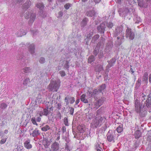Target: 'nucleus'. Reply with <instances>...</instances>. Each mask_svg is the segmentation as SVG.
Segmentation results:
<instances>
[{"label": "nucleus", "mask_w": 151, "mask_h": 151, "mask_svg": "<svg viewBox=\"0 0 151 151\" xmlns=\"http://www.w3.org/2000/svg\"><path fill=\"white\" fill-rule=\"evenodd\" d=\"M123 30V27L122 26H120L117 27L115 29V30L114 32V35L115 36L120 35L122 36V37H123V35H122V31Z\"/></svg>", "instance_id": "7"}, {"label": "nucleus", "mask_w": 151, "mask_h": 151, "mask_svg": "<svg viewBox=\"0 0 151 151\" xmlns=\"http://www.w3.org/2000/svg\"><path fill=\"white\" fill-rule=\"evenodd\" d=\"M8 133V131L6 129L4 131V133L5 134H7Z\"/></svg>", "instance_id": "61"}, {"label": "nucleus", "mask_w": 151, "mask_h": 151, "mask_svg": "<svg viewBox=\"0 0 151 151\" xmlns=\"http://www.w3.org/2000/svg\"><path fill=\"white\" fill-rule=\"evenodd\" d=\"M40 134V133L37 128H35L34 130L33 131L32 133H30V135L34 137H37Z\"/></svg>", "instance_id": "14"}, {"label": "nucleus", "mask_w": 151, "mask_h": 151, "mask_svg": "<svg viewBox=\"0 0 151 151\" xmlns=\"http://www.w3.org/2000/svg\"><path fill=\"white\" fill-rule=\"evenodd\" d=\"M31 121L33 124L37 126L38 125V124L36 122V118L35 117H33L31 119Z\"/></svg>", "instance_id": "41"}, {"label": "nucleus", "mask_w": 151, "mask_h": 151, "mask_svg": "<svg viewBox=\"0 0 151 151\" xmlns=\"http://www.w3.org/2000/svg\"><path fill=\"white\" fill-rule=\"evenodd\" d=\"M64 123L65 126H68L69 124L68 122V119L66 117H65L64 119Z\"/></svg>", "instance_id": "47"}, {"label": "nucleus", "mask_w": 151, "mask_h": 151, "mask_svg": "<svg viewBox=\"0 0 151 151\" xmlns=\"http://www.w3.org/2000/svg\"><path fill=\"white\" fill-rule=\"evenodd\" d=\"M39 62L40 63H44L45 62V58L43 57L41 58L39 60Z\"/></svg>", "instance_id": "46"}, {"label": "nucleus", "mask_w": 151, "mask_h": 151, "mask_svg": "<svg viewBox=\"0 0 151 151\" xmlns=\"http://www.w3.org/2000/svg\"><path fill=\"white\" fill-rule=\"evenodd\" d=\"M116 61V60L114 58H112L110 61H108L109 64L107 65V67L108 68H110L113 66V65L114 63Z\"/></svg>", "instance_id": "21"}, {"label": "nucleus", "mask_w": 151, "mask_h": 151, "mask_svg": "<svg viewBox=\"0 0 151 151\" xmlns=\"http://www.w3.org/2000/svg\"><path fill=\"white\" fill-rule=\"evenodd\" d=\"M143 102L144 103V106H147V107H150V105H151V97L150 96H148L147 99L146 100L145 102L144 101V100H143L142 101V104H143Z\"/></svg>", "instance_id": "15"}, {"label": "nucleus", "mask_w": 151, "mask_h": 151, "mask_svg": "<svg viewBox=\"0 0 151 151\" xmlns=\"http://www.w3.org/2000/svg\"><path fill=\"white\" fill-rule=\"evenodd\" d=\"M148 74L147 73H145L143 76V81L145 82H147L148 80Z\"/></svg>", "instance_id": "28"}, {"label": "nucleus", "mask_w": 151, "mask_h": 151, "mask_svg": "<svg viewBox=\"0 0 151 151\" xmlns=\"http://www.w3.org/2000/svg\"><path fill=\"white\" fill-rule=\"evenodd\" d=\"M93 116V114L90 113H88V115H86V116L87 118H88L89 119H91L92 118Z\"/></svg>", "instance_id": "49"}, {"label": "nucleus", "mask_w": 151, "mask_h": 151, "mask_svg": "<svg viewBox=\"0 0 151 151\" xmlns=\"http://www.w3.org/2000/svg\"><path fill=\"white\" fill-rule=\"evenodd\" d=\"M29 51L31 54H33L35 52V46L33 44L28 45Z\"/></svg>", "instance_id": "18"}, {"label": "nucleus", "mask_w": 151, "mask_h": 151, "mask_svg": "<svg viewBox=\"0 0 151 151\" xmlns=\"http://www.w3.org/2000/svg\"><path fill=\"white\" fill-rule=\"evenodd\" d=\"M59 73L62 77L64 76L65 75V72L63 71H60Z\"/></svg>", "instance_id": "52"}, {"label": "nucleus", "mask_w": 151, "mask_h": 151, "mask_svg": "<svg viewBox=\"0 0 151 151\" xmlns=\"http://www.w3.org/2000/svg\"><path fill=\"white\" fill-rule=\"evenodd\" d=\"M23 71L25 73L29 72L31 70V69L29 67H25L23 69Z\"/></svg>", "instance_id": "36"}, {"label": "nucleus", "mask_w": 151, "mask_h": 151, "mask_svg": "<svg viewBox=\"0 0 151 151\" xmlns=\"http://www.w3.org/2000/svg\"><path fill=\"white\" fill-rule=\"evenodd\" d=\"M110 131H109L107 134V139L109 142H114V137H115V134L113 132L111 134L110 133Z\"/></svg>", "instance_id": "9"}, {"label": "nucleus", "mask_w": 151, "mask_h": 151, "mask_svg": "<svg viewBox=\"0 0 151 151\" xmlns=\"http://www.w3.org/2000/svg\"><path fill=\"white\" fill-rule=\"evenodd\" d=\"M95 146L96 150L98 149H102L101 143L99 142H96Z\"/></svg>", "instance_id": "26"}, {"label": "nucleus", "mask_w": 151, "mask_h": 151, "mask_svg": "<svg viewBox=\"0 0 151 151\" xmlns=\"http://www.w3.org/2000/svg\"><path fill=\"white\" fill-rule=\"evenodd\" d=\"M122 13H123L124 14V12H122V13H120V15L121 16H122V17H123L124 16H125V14L124 15V14H122Z\"/></svg>", "instance_id": "63"}, {"label": "nucleus", "mask_w": 151, "mask_h": 151, "mask_svg": "<svg viewBox=\"0 0 151 151\" xmlns=\"http://www.w3.org/2000/svg\"><path fill=\"white\" fill-rule=\"evenodd\" d=\"M78 129L80 131L81 133H83L84 131V129L81 126H78Z\"/></svg>", "instance_id": "42"}, {"label": "nucleus", "mask_w": 151, "mask_h": 151, "mask_svg": "<svg viewBox=\"0 0 151 151\" xmlns=\"http://www.w3.org/2000/svg\"><path fill=\"white\" fill-rule=\"evenodd\" d=\"M55 118L56 119H61V114L60 112L59 111H57V114L55 116Z\"/></svg>", "instance_id": "33"}, {"label": "nucleus", "mask_w": 151, "mask_h": 151, "mask_svg": "<svg viewBox=\"0 0 151 151\" xmlns=\"http://www.w3.org/2000/svg\"><path fill=\"white\" fill-rule=\"evenodd\" d=\"M111 47V45H109L108 46H106V48L105 49L106 51L108 52L110 51Z\"/></svg>", "instance_id": "51"}, {"label": "nucleus", "mask_w": 151, "mask_h": 151, "mask_svg": "<svg viewBox=\"0 0 151 151\" xmlns=\"http://www.w3.org/2000/svg\"><path fill=\"white\" fill-rule=\"evenodd\" d=\"M85 97L86 95L84 94H82L81 96V100L84 103H88V101Z\"/></svg>", "instance_id": "23"}, {"label": "nucleus", "mask_w": 151, "mask_h": 151, "mask_svg": "<svg viewBox=\"0 0 151 151\" xmlns=\"http://www.w3.org/2000/svg\"><path fill=\"white\" fill-rule=\"evenodd\" d=\"M88 93L89 96L91 97H95V95L98 94L99 92L96 89H95L92 92L88 91Z\"/></svg>", "instance_id": "20"}, {"label": "nucleus", "mask_w": 151, "mask_h": 151, "mask_svg": "<svg viewBox=\"0 0 151 151\" xmlns=\"http://www.w3.org/2000/svg\"><path fill=\"white\" fill-rule=\"evenodd\" d=\"M80 101V100L79 99H77L76 101V105H77L79 103V102Z\"/></svg>", "instance_id": "59"}, {"label": "nucleus", "mask_w": 151, "mask_h": 151, "mask_svg": "<svg viewBox=\"0 0 151 151\" xmlns=\"http://www.w3.org/2000/svg\"><path fill=\"white\" fill-rule=\"evenodd\" d=\"M149 82L151 83V74L149 75Z\"/></svg>", "instance_id": "62"}, {"label": "nucleus", "mask_w": 151, "mask_h": 151, "mask_svg": "<svg viewBox=\"0 0 151 151\" xmlns=\"http://www.w3.org/2000/svg\"><path fill=\"white\" fill-rule=\"evenodd\" d=\"M33 33V35L34 36L35 35L37 34V33H38V31H36L35 32V31H33L32 32Z\"/></svg>", "instance_id": "58"}, {"label": "nucleus", "mask_w": 151, "mask_h": 151, "mask_svg": "<svg viewBox=\"0 0 151 151\" xmlns=\"http://www.w3.org/2000/svg\"><path fill=\"white\" fill-rule=\"evenodd\" d=\"M26 33L24 32L23 29H21L19 32H18L17 35L18 37H21L23 35H25Z\"/></svg>", "instance_id": "25"}, {"label": "nucleus", "mask_w": 151, "mask_h": 151, "mask_svg": "<svg viewBox=\"0 0 151 151\" xmlns=\"http://www.w3.org/2000/svg\"><path fill=\"white\" fill-rule=\"evenodd\" d=\"M30 140L28 139L24 143V147L27 149H29L32 147V145L30 144Z\"/></svg>", "instance_id": "13"}, {"label": "nucleus", "mask_w": 151, "mask_h": 151, "mask_svg": "<svg viewBox=\"0 0 151 151\" xmlns=\"http://www.w3.org/2000/svg\"><path fill=\"white\" fill-rule=\"evenodd\" d=\"M65 101L67 105L70 102V104H73L75 101V99L73 97H66L65 98Z\"/></svg>", "instance_id": "12"}, {"label": "nucleus", "mask_w": 151, "mask_h": 151, "mask_svg": "<svg viewBox=\"0 0 151 151\" xmlns=\"http://www.w3.org/2000/svg\"><path fill=\"white\" fill-rule=\"evenodd\" d=\"M63 15V13L61 12H59L58 13V15L57 16V17L58 18H60Z\"/></svg>", "instance_id": "56"}, {"label": "nucleus", "mask_w": 151, "mask_h": 151, "mask_svg": "<svg viewBox=\"0 0 151 151\" xmlns=\"http://www.w3.org/2000/svg\"><path fill=\"white\" fill-rule=\"evenodd\" d=\"M95 14L94 11L93 10L87 12L86 13V15L87 16L91 17L94 16Z\"/></svg>", "instance_id": "22"}, {"label": "nucleus", "mask_w": 151, "mask_h": 151, "mask_svg": "<svg viewBox=\"0 0 151 151\" xmlns=\"http://www.w3.org/2000/svg\"><path fill=\"white\" fill-rule=\"evenodd\" d=\"M94 1L96 3H98L100 2L101 0H94Z\"/></svg>", "instance_id": "60"}, {"label": "nucleus", "mask_w": 151, "mask_h": 151, "mask_svg": "<svg viewBox=\"0 0 151 151\" xmlns=\"http://www.w3.org/2000/svg\"><path fill=\"white\" fill-rule=\"evenodd\" d=\"M69 62L67 60H64L63 61V64H62L65 69L68 70L69 68Z\"/></svg>", "instance_id": "19"}, {"label": "nucleus", "mask_w": 151, "mask_h": 151, "mask_svg": "<svg viewBox=\"0 0 151 151\" xmlns=\"http://www.w3.org/2000/svg\"><path fill=\"white\" fill-rule=\"evenodd\" d=\"M93 35V32H91L90 33H89L88 34L87 37L86 39H85V40L86 41L87 40L90 39L91 38Z\"/></svg>", "instance_id": "34"}, {"label": "nucleus", "mask_w": 151, "mask_h": 151, "mask_svg": "<svg viewBox=\"0 0 151 151\" xmlns=\"http://www.w3.org/2000/svg\"><path fill=\"white\" fill-rule=\"evenodd\" d=\"M107 27L109 28H111L113 26V24L111 22H109L107 23Z\"/></svg>", "instance_id": "48"}, {"label": "nucleus", "mask_w": 151, "mask_h": 151, "mask_svg": "<svg viewBox=\"0 0 151 151\" xmlns=\"http://www.w3.org/2000/svg\"><path fill=\"white\" fill-rule=\"evenodd\" d=\"M39 116V114L38 112L37 111V112L36 115L35 116V117L36 118V121L38 122H40L41 120V118L40 117V116Z\"/></svg>", "instance_id": "35"}, {"label": "nucleus", "mask_w": 151, "mask_h": 151, "mask_svg": "<svg viewBox=\"0 0 151 151\" xmlns=\"http://www.w3.org/2000/svg\"><path fill=\"white\" fill-rule=\"evenodd\" d=\"M138 5L140 7H145L144 6L143 0H138Z\"/></svg>", "instance_id": "37"}, {"label": "nucleus", "mask_w": 151, "mask_h": 151, "mask_svg": "<svg viewBox=\"0 0 151 151\" xmlns=\"http://www.w3.org/2000/svg\"><path fill=\"white\" fill-rule=\"evenodd\" d=\"M106 88V86L105 84H103L101 85L99 89V93L101 92Z\"/></svg>", "instance_id": "32"}, {"label": "nucleus", "mask_w": 151, "mask_h": 151, "mask_svg": "<svg viewBox=\"0 0 151 151\" xmlns=\"http://www.w3.org/2000/svg\"><path fill=\"white\" fill-rule=\"evenodd\" d=\"M99 45L97 44L96 47L95 48V50L93 51V54L95 55H96L99 51V49L98 47Z\"/></svg>", "instance_id": "31"}, {"label": "nucleus", "mask_w": 151, "mask_h": 151, "mask_svg": "<svg viewBox=\"0 0 151 151\" xmlns=\"http://www.w3.org/2000/svg\"><path fill=\"white\" fill-rule=\"evenodd\" d=\"M99 101H98L94 102L91 105L89 104V105H91L90 107L91 109H98L102 105V102L99 103Z\"/></svg>", "instance_id": "8"}, {"label": "nucleus", "mask_w": 151, "mask_h": 151, "mask_svg": "<svg viewBox=\"0 0 151 151\" xmlns=\"http://www.w3.org/2000/svg\"><path fill=\"white\" fill-rule=\"evenodd\" d=\"M60 85V82L59 80L57 81H51L48 86L47 89L50 91H57Z\"/></svg>", "instance_id": "3"}, {"label": "nucleus", "mask_w": 151, "mask_h": 151, "mask_svg": "<svg viewBox=\"0 0 151 151\" xmlns=\"http://www.w3.org/2000/svg\"><path fill=\"white\" fill-rule=\"evenodd\" d=\"M98 101H99V103L102 102V104L103 102V99H99V100H98Z\"/></svg>", "instance_id": "64"}, {"label": "nucleus", "mask_w": 151, "mask_h": 151, "mask_svg": "<svg viewBox=\"0 0 151 151\" xmlns=\"http://www.w3.org/2000/svg\"><path fill=\"white\" fill-rule=\"evenodd\" d=\"M6 107V105L4 103H2L1 104L0 107L2 109H4Z\"/></svg>", "instance_id": "44"}, {"label": "nucleus", "mask_w": 151, "mask_h": 151, "mask_svg": "<svg viewBox=\"0 0 151 151\" xmlns=\"http://www.w3.org/2000/svg\"><path fill=\"white\" fill-rule=\"evenodd\" d=\"M50 69L48 68L44 70V71L45 72L46 75H48L51 73L50 72Z\"/></svg>", "instance_id": "39"}, {"label": "nucleus", "mask_w": 151, "mask_h": 151, "mask_svg": "<svg viewBox=\"0 0 151 151\" xmlns=\"http://www.w3.org/2000/svg\"><path fill=\"white\" fill-rule=\"evenodd\" d=\"M106 118L99 115H96V117L92 121L91 124V127L93 128H96L101 125L102 123L105 122Z\"/></svg>", "instance_id": "1"}, {"label": "nucleus", "mask_w": 151, "mask_h": 151, "mask_svg": "<svg viewBox=\"0 0 151 151\" xmlns=\"http://www.w3.org/2000/svg\"><path fill=\"white\" fill-rule=\"evenodd\" d=\"M74 109L73 108H71L70 110V112L71 115H73L74 112Z\"/></svg>", "instance_id": "55"}, {"label": "nucleus", "mask_w": 151, "mask_h": 151, "mask_svg": "<svg viewBox=\"0 0 151 151\" xmlns=\"http://www.w3.org/2000/svg\"><path fill=\"white\" fill-rule=\"evenodd\" d=\"M135 110L137 114H139L140 116L143 117L144 115L145 112L143 110V108L142 105H140L139 102V98H137L136 99V96H134Z\"/></svg>", "instance_id": "2"}, {"label": "nucleus", "mask_w": 151, "mask_h": 151, "mask_svg": "<svg viewBox=\"0 0 151 151\" xmlns=\"http://www.w3.org/2000/svg\"><path fill=\"white\" fill-rule=\"evenodd\" d=\"M50 129V127L48 125H46L42 128V130L43 131L45 132Z\"/></svg>", "instance_id": "30"}, {"label": "nucleus", "mask_w": 151, "mask_h": 151, "mask_svg": "<svg viewBox=\"0 0 151 151\" xmlns=\"http://www.w3.org/2000/svg\"><path fill=\"white\" fill-rule=\"evenodd\" d=\"M99 35H95L93 37V39L94 40H97L98 39L99 37Z\"/></svg>", "instance_id": "57"}, {"label": "nucleus", "mask_w": 151, "mask_h": 151, "mask_svg": "<svg viewBox=\"0 0 151 151\" xmlns=\"http://www.w3.org/2000/svg\"><path fill=\"white\" fill-rule=\"evenodd\" d=\"M106 22H104L101 24L100 26L98 27L97 29L99 32L101 33H104L106 27L105 24Z\"/></svg>", "instance_id": "10"}, {"label": "nucleus", "mask_w": 151, "mask_h": 151, "mask_svg": "<svg viewBox=\"0 0 151 151\" xmlns=\"http://www.w3.org/2000/svg\"><path fill=\"white\" fill-rule=\"evenodd\" d=\"M31 4V2L29 0H27L22 6V8L24 9H27L29 8Z\"/></svg>", "instance_id": "16"}, {"label": "nucleus", "mask_w": 151, "mask_h": 151, "mask_svg": "<svg viewBox=\"0 0 151 151\" xmlns=\"http://www.w3.org/2000/svg\"><path fill=\"white\" fill-rule=\"evenodd\" d=\"M65 150L66 151H70V150L69 149V147L68 145L66 144V145L65 148Z\"/></svg>", "instance_id": "53"}, {"label": "nucleus", "mask_w": 151, "mask_h": 151, "mask_svg": "<svg viewBox=\"0 0 151 151\" xmlns=\"http://www.w3.org/2000/svg\"><path fill=\"white\" fill-rule=\"evenodd\" d=\"M88 21V19L86 18L83 19L81 22V25L82 26H84L87 23V22Z\"/></svg>", "instance_id": "29"}, {"label": "nucleus", "mask_w": 151, "mask_h": 151, "mask_svg": "<svg viewBox=\"0 0 151 151\" xmlns=\"http://www.w3.org/2000/svg\"><path fill=\"white\" fill-rule=\"evenodd\" d=\"M118 133H121L123 131L122 125L119 126L116 129Z\"/></svg>", "instance_id": "40"}, {"label": "nucleus", "mask_w": 151, "mask_h": 151, "mask_svg": "<svg viewBox=\"0 0 151 151\" xmlns=\"http://www.w3.org/2000/svg\"><path fill=\"white\" fill-rule=\"evenodd\" d=\"M24 17L26 19H29V24L32 23L35 20L36 17L35 13L29 12H27L24 15Z\"/></svg>", "instance_id": "4"}, {"label": "nucleus", "mask_w": 151, "mask_h": 151, "mask_svg": "<svg viewBox=\"0 0 151 151\" xmlns=\"http://www.w3.org/2000/svg\"><path fill=\"white\" fill-rule=\"evenodd\" d=\"M95 70L96 71L100 72L103 70V67L101 65H97L96 68Z\"/></svg>", "instance_id": "24"}, {"label": "nucleus", "mask_w": 151, "mask_h": 151, "mask_svg": "<svg viewBox=\"0 0 151 151\" xmlns=\"http://www.w3.org/2000/svg\"><path fill=\"white\" fill-rule=\"evenodd\" d=\"M126 37L127 38L130 40H133L134 37V34L131 31V29L127 28L126 30Z\"/></svg>", "instance_id": "5"}, {"label": "nucleus", "mask_w": 151, "mask_h": 151, "mask_svg": "<svg viewBox=\"0 0 151 151\" xmlns=\"http://www.w3.org/2000/svg\"><path fill=\"white\" fill-rule=\"evenodd\" d=\"M7 139V137H6L5 138H3L1 140L0 142V143L1 144H4L6 141Z\"/></svg>", "instance_id": "45"}, {"label": "nucleus", "mask_w": 151, "mask_h": 151, "mask_svg": "<svg viewBox=\"0 0 151 151\" xmlns=\"http://www.w3.org/2000/svg\"><path fill=\"white\" fill-rule=\"evenodd\" d=\"M29 82V79L28 78H26L23 81V84L24 85H27V84Z\"/></svg>", "instance_id": "43"}, {"label": "nucleus", "mask_w": 151, "mask_h": 151, "mask_svg": "<svg viewBox=\"0 0 151 151\" xmlns=\"http://www.w3.org/2000/svg\"><path fill=\"white\" fill-rule=\"evenodd\" d=\"M72 5L69 3H68L66 4L64 6V7L65 9H68Z\"/></svg>", "instance_id": "50"}, {"label": "nucleus", "mask_w": 151, "mask_h": 151, "mask_svg": "<svg viewBox=\"0 0 151 151\" xmlns=\"http://www.w3.org/2000/svg\"><path fill=\"white\" fill-rule=\"evenodd\" d=\"M57 108L58 109H60L61 107V105L60 103H58L56 106Z\"/></svg>", "instance_id": "54"}, {"label": "nucleus", "mask_w": 151, "mask_h": 151, "mask_svg": "<svg viewBox=\"0 0 151 151\" xmlns=\"http://www.w3.org/2000/svg\"><path fill=\"white\" fill-rule=\"evenodd\" d=\"M59 144L56 142H55L51 145V151H57L59 149Z\"/></svg>", "instance_id": "11"}, {"label": "nucleus", "mask_w": 151, "mask_h": 151, "mask_svg": "<svg viewBox=\"0 0 151 151\" xmlns=\"http://www.w3.org/2000/svg\"><path fill=\"white\" fill-rule=\"evenodd\" d=\"M94 60V57L93 56H90L88 59V62L89 63H91Z\"/></svg>", "instance_id": "38"}, {"label": "nucleus", "mask_w": 151, "mask_h": 151, "mask_svg": "<svg viewBox=\"0 0 151 151\" xmlns=\"http://www.w3.org/2000/svg\"><path fill=\"white\" fill-rule=\"evenodd\" d=\"M141 132L139 130L136 131L134 134L135 137L136 139L139 138L141 136Z\"/></svg>", "instance_id": "27"}, {"label": "nucleus", "mask_w": 151, "mask_h": 151, "mask_svg": "<svg viewBox=\"0 0 151 151\" xmlns=\"http://www.w3.org/2000/svg\"><path fill=\"white\" fill-rule=\"evenodd\" d=\"M36 6L40 11V13H42V10L44 8V6L42 3H38L36 4Z\"/></svg>", "instance_id": "17"}, {"label": "nucleus", "mask_w": 151, "mask_h": 151, "mask_svg": "<svg viewBox=\"0 0 151 151\" xmlns=\"http://www.w3.org/2000/svg\"><path fill=\"white\" fill-rule=\"evenodd\" d=\"M52 110V108H47V109H45L43 111H41L40 112L38 111L40 116H42V115L47 116L50 113V111Z\"/></svg>", "instance_id": "6"}]
</instances>
